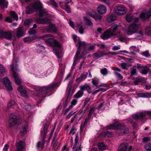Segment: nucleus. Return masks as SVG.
I'll return each instance as SVG.
<instances>
[{
  "instance_id": "45",
  "label": "nucleus",
  "mask_w": 151,
  "mask_h": 151,
  "mask_svg": "<svg viewBox=\"0 0 151 151\" xmlns=\"http://www.w3.org/2000/svg\"><path fill=\"white\" fill-rule=\"evenodd\" d=\"M84 19L86 21V24L91 26L93 24L90 20L87 17H84Z\"/></svg>"
},
{
  "instance_id": "38",
  "label": "nucleus",
  "mask_w": 151,
  "mask_h": 151,
  "mask_svg": "<svg viewBox=\"0 0 151 151\" xmlns=\"http://www.w3.org/2000/svg\"><path fill=\"white\" fill-rule=\"evenodd\" d=\"M99 81V79L96 78H95L92 79V83H93V85L97 86H98Z\"/></svg>"
},
{
  "instance_id": "43",
  "label": "nucleus",
  "mask_w": 151,
  "mask_h": 151,
  "mask_svg": "<svg viewBox=\"0 0 151 151\" xmlns=\"http://www.w3.org/2000/svg\"><path fill=\"white\" fill-rule=\"evenodd\" d=\"M78 140H79V137H78V134H77L76 135V136L75 139V144L74 145V146L73 147V149H74L77 146V145L79 143H78Z\"/></svg>"
},
{
  "instance_id": "32",
  "label": "nucleus",
  "mask_w": 151,
  "mask_h": 151,
  "mask_svg": "<svg viewBox=\"0 0 151 151\" xmlns=\"http://www.w3.org/2000/svg\"><path fill=\"white\" fill-rule=\"evenodd\" d=\"M144 81V78L141 77L139 76L136 78L135 80L134 81V82L135 85H137L139 82H143Z\"/></svg>"
},
{
  "instance_id": "59",
  "label": "nucleus",
  "mask_w": 151,
  "mask_h": 151,
  "mask_svg": "<svg viewBox=\"0 0 151 151\" xmlns=\"http://www.w3.org/2000/svg\"><path fill=\"white\" fill-rule=\"evenodd\" d=\"M73 108V106L72 105H70L69 107L67 108L65 111L63 115L64 116L68 113V112L70 110Z\"/></svg>"
},
{
  "instance_id": "12",
  "label": "nucleus",
  "mask_w": 151,
  "mask_h": 151,
  "mask_svg": "<svg viewBox=\"0 0 151 151\" xmlns=\"http://www.w3.org/2000/svg\"><path fill=\"white\" fill-rule=\"evenodd\" d=\"M44 29L47 32H56L57 31L56 27L51 23H50L49 26L45 27Z\"/></svg>"
},
{
  "instance_id": "23",
  "label": "nucleus",
  "mask_w": 151,
  "mask_h": 151,
  "mask_svg": "<svg viewBox=\"0 0 151 151\" xmlns=\"http://www.w3.org/2000/svg\"><path fill=\"white\" fill-rule=\"evenodd\" d=\"M145 116V114L142 113H139L133 115V117L136 119H140L143 118Z\"/></svg>"
},
{
  "instance_id": "25",
  "label": "nucleus",
  "mask_w": 151,
  "mask_h": 151,
  "mask_svg": "<svg viewBox=\"0 0 151 151\" xmlns=\"http://www.w3.org/2000/svg\"><path fill=\"white\" fill-rule=\"evenodd\" d=\"M73 82V81L71 80L70 81L68 85V87L67 89V93L68 94V96L69 97L70 96V93L71 92V90H72V83Z\"/></svg>"
},
{
  "instance_id": "19",
  "label": "nucleus",
  "mask_w": 151,
  "mask_h": 151,
  "mask_svg": "<svg viewBox=\"0 0 151 151\" xmlns=\"http://www.w3.org/2000/svg\"><path fill=\"white\" fill-rule=\"evenodd\" d=\"M97 10L99 13L100 14H102L105 13L106 12V8L105 6L101 5L98 7Z\"/></svg>"
},
{
  "instance_id": "51",
  "label": "nucleus",
  "mask_w": 151,
  "mask_h": 151,
  "mask_svg": "<svg viewBox=\"0 0 151 151\" xmlns=\"http://www.w3.org/2000/svg\"><path fill=\"white\" fill-rule=\"evenodd\" d=\"M88 119H87V118H86L83 124H82L81 125L80 127V131H81L82 130V129H83L85 125L87 124L88 122Z\"/></svg>"
},
{
  "instance_id": "33",
  "label": "nucleus",
  "mask_w": 151,
  "mask_h": 151,
  "mask_svg": "<svg viewBox=\"0 0 151 151\" xmlns=\"http://www.w3.org/2000/svg\"><path fill=\"white\" fill-rule=\"evenodd\" d=\"M77 25L79 28V32L81 34L83 33V23L82 22H79L78 24Z\"/></svg>"
},
{
  "instance_id": "26",
  "label": "nucleus",
  "mask_w": 151,
  "mask_h": 151,
  "mask_svg": "<svg viewBox=\"0 0 151 151\" xmlns=\"http://www.w3.org/2000/svg\"><path fill=\"white\" fill-rule=\"evenodd\" d=\"M151 16V11L145 13H142L140 14V17L143 18L147 19Z\"/></svg>"
},
{
  "instance_id": "64",
  "label": "nucleus",
  "mask_w": 151,
  "mask_h": 151,
  "mask_svg": "<svg viewBox=\"0 0 151 151\" xmlns=\"http://www.w3.org/2000/svg\"><path fill=\"white\" fill-rule=\"evenodd\" d=\"M118 78L119 80H122L123 78V76L120 73H116L115 75Z\"/></svg>"
},
{
  "instance_id": "30",
  "label": "nucleus",
  "mask_w": 151,
  "mask_h": 151,
  "mask_svg": "<svg viewBox=\"0 0 151 151\" xmlns=\"http://www.w3.org/2000/svg\"><path fill=\"white\" fill-rule=\"evenodd\" d=\"M139 97L147 98L151 97V93H140L137 94Z\"/></svg>"
},
{
  "instance_id": "56",
  "label": "nucleus",
  "mask_w": 151,
  "mask_h": 151,
  "mask_svg": "<svg viewBox=\"0 0 151 151\" xmlns=\"http://www.w3.org/2000/svg\"><path fill=\"white\" fill-rule=\"evenodd\" d=\"M113 134V133L112 132H110L109 131H106L104 132L105 136L108 137H110Z\"/></svg>"
},
{
  "instance_id": "46",
  "label": "nucleus",
  "mask_w": 151,
  "mask_h": 151,
  "mask_svg": "<svg viewBox=\"0 0 151 151\" xmlns=\"http://www.w3.org/2000/svg\"><path fill=\"white\" fill-rule=\"evenodd\" d=\"M6 71L4 66L0 64V76L4 74Z\"/></svg>"
},
{
  "instance_id": "54",
  "label": "nucleus",
  "mask_w": 151,
  "mask_h": 151,
  "mask_svg": "<svg viewBox=\"0 0 151 151\" xmlns=\"http://www.w3.org/2000/svg\"><path fill=\"white\" fill-rule=\"evenodd\" d=\"M143 32L140 30H139L136 34V35L138 37H141L143 35Z\"/></svg>"
},
{
  "instance_id": "49",
  "label": "nucleus",
  "mask_w": 151,
  "mask_h": 151,
  "mask_svg": "<svg viewBox=\"0 0 151 151\" xmlns=\"http://www.w3.org/2000/svg\"><path fill=\"white\" fill-rule=\"evenodd\" d=\"M100 72L104 75H106L108 74L107 70L105 68L101 69Z\"/></svg>"
},
{
  "instance_id": "9",
  "label": "nucleus",
  "mask_w": 151,
  "mask_h": 151,
  "mask_svg": "<svg viewBox=\"0 0 151 151\" xmlns=\"http://www.w3.org/2000/svg\"><path fill=\"white\" fill-rule=\"evenodd\" d=\"M114 10L115 12L118 15L124 14L126 12L125 7L123 6L115 7Z\"/></svg>"
},
{
  "instance_id": "62",
  "label": "nucleus",
  "mask_w": 151,
  "mask_h": 151,
  "mask_svg": "<svg viewBox=\"0 0 151 151\" xmlns=\"http://www.w3.org/2000/svg\"><path fill=\"white\" fill-rule=\"evenodd\" d=\"M113 69L115 71V75L116 73H118L119 72L121 71V70L117 68H114Z\"/></svg>"
},
{
  "instance_id": "57",
  "label": "nucleus",
  "mask_w": 151,
  "mask_h": 151,
  "mask_svg": "<svg viewBox=\"0 0 151 151\" xmlns=\"http://www.w3.org/2000/svg\"><path fill=\"white\" fill-rule=\"evenodd\" d=\"M15 102L13 101H11L8 104L7 107L10 108L14 105L15 104Z\"/></svg>"
},
{
  "instance_id": "21",
  "label": "nucleus",
  "mask_w": 151,
  "mask_h": 151,
  "mask_svg": "<svg viewBox=\"0 0 151 151\" xmlns=\"http://www.w3.org/2000/svg\"><path fill=\"white\" fill-rule=\"evenodd\" d=\"M79 88L80 89L83 90V91L86 89L89 93H91V88L87 83H85L84 85L80 86Z\"/></svg>"
},
{
  "instance_id": "24",
  "label": "nucleus",
  "mask_w": 151,
  "mask_h": 151,
  "mask_svg": "<svg viewBox=\"0 0 151 151\" xmlns=\"http://www.w3.org/2000/svg\"><path fill=\"white\" fill-rule=\"evenodd\" d=\"M48 12L45 9L41 8L38 11V15L40 17H43L48 15Z\"/></svg>"
},
{
  "instance_id": "40",
  "label": "nucleus",
  "mask_w": 151,
  "mask_h": 151,
  "mask_svg": "<svg viewBox=\"0 0 151 151\" xmlns=\"http://www.w3.org/2000/svg\"><path fill=\"white\" fill-rule=\"evenodd\" d=\"M35 39V37H27L24 38V41L25 42H31Z\"/></svg>"
},
{
  "instance_id": "22",
  "label": "nucleus",
  "mask_w": 151,
  "mask_h": 151,
  "mask_svg": "<svg viewBox=\"0 0 151 151\" xmlns=\"http://www.w3.org/2000/svg\"><path fill=\"white\" fill-rule=\"evenodd\" d=\"M128 144L126 143L122 144L118 148V151H128L127 149Z\"/></svg>"
},
{
  "instance_id": "6",
  "label": "nucleus",
  "mask_w": 151,
  "mask_h": 151,
  "mask_svg": "<svg viewBox=\"0 0 151 151\" xmlns=\"http://www.w3.org/2000/svg\"><path fill=\"white\" fill-rule=\"evenodd\" d=\"M9 126L12 127L15 125H19L20 123L19 120L17 118V117L13 114H11L8 120Z\"/></svg>"
},
{
  "instance_id": "37",
  "label": "nucleus",
  "mask_w": 151,
  "mask_h": 151,
  "mask_svg": "<svg viewBox=\"0 0 151 151\" xmlns=\"http://www.w3.org/2000/svg\"><path fill=\"white\" fill-rule=\"evenodd\" d=\"M0 5L2 9L6 8H7V4L5 2V0H0Z\"/></svg>"
},
{
  "instance_id": "35",
  "label": "nucleus",
  "mask_w": 151,
  "mask_h": 151,
  "mask_svg": "<svg viewBox=\"0 0 151 151\" xmlns=\"http://www.w3.org/2000/svg\"><path fill=\"white\" fill-rule=\"evenodd\" d=\"M133 18V16L131 14H127L126 16V19L128 22L132 21Z\"/></svg>"
},
{
  "instance_id": "39",
  "label": "nucleus",
  "mask_w": 151,
  "mask_h": 151,
  "mask_svg": "<svg viewBox=\"0 0 151 151\" xmlns=\"http://www.w3.org/2000/svg\"><path fill=\"white\" fill-rule=\"evenodd\" d=\"M47 3L49 4L52 5L54 7H58V4L54 0H49V1H47Z\"/></svg>"
},
{
  "instance_id": "20",
  "label": "nucleus",
  "mask_w": 151,
  "mask_h": 151,
  "mask_svg": "<svg viewBox=\"0 0 151 151\" xmlns=\"http://www.w3.org/2000/svg\"><path fill=\"white\" fill-rule=\"evenodd\" d=\"M88 75V73H86L82 74L80 76L77 78L76 80V82L78 83H79L83 81L86 78Z\"/></svg>"
},
{
  "instance_id": "2",
  "label": "nucleus",
  "mask_w": 151,
  "mask_h": 151,
  "mask_svg": "<svg viewBox=\"0 0 151 151\" xmlns=\"http://www.w3.org/2000/svg\"><path fill=\"white\" fill-rule=\"evenodd\" d=\"M58 83H55L50 86L47 87L45 86L42 87L40 91L39 92V93H36L35 94V98H37V100H40L42 97H45L47 92L49 91H52L56 87H57Z\"/></svg>"
},
{
  "instance_id": "41",
  "label": "nucleus",
  "mask_w": 151,
  "mask_h": 151,
  "mask_svg": "<svg viewBox=\"0 0 151 151\" xmlns=\"http://www.w3.org/2000/svg\"><path fill=\"white\" fill-rule=\"evenodd\" d=\"M99 149L102 151L106 149V147L103 142H101L98 145Z\"/></svg>"
},
{
  "instance_id": "47",
  "label": "nucleus",
  "mask_w": 151,
  "mask_h": 151,
  "mask_svg": "<svg viewBox=\"0 0 151 151\" xmlns=\"http://www.w3.org/2000/svg\"><path fill=\"white\" fill-rule=\"evenodd\" d=\"M74 91V90L73 89V90L71 92V93H70V96L68 97V94L67 93V98L65 99V102L64 105L65 107L68 104V102L69 101V98H70L71 97L72 94L73 93V92Z\"/></svg>"
},
{
  "instance_id": "61",
  "label": "nucleus",
  "mask_w": 151,
  "mask_h": 151,
  "mask_svg": "<svg viewBox=\"0 0 151 151\" xmlns=\"http://www.w3.org/2000/svg\"><path fill=\"white\" fill-rule=\"evenodd\" d=\"M95 48V47L94 45H92L90 46L88 48V49H87V51L89 52L90 51L93 50Z\"/></svg>"
},
{
  "instance_id": "18",
  "label": "nucleus",
  "mask_w": 151,
  "mask_h": 151,
  "mask_svg": "<svg viewBox=\"0 0 151 151\" xmlns=\"http://www.w3.org/2000/svg\"><path fill=\"white\" fill-rule=\"evenodd\" d=\"M24 143L21 141H19L16 144L17 147L16 151H22V149L24 147Z\"/></svg>"
},
{
  "instance_id": "36",
  "label": "nucleus",
  "mask_w": 151,
  "mask_h": 151,
  "mask_svg": "<svg viewBox=\"0 0 151 151\" xmlns=\"http://www.w3.org/2000/svg\"><path fill=\"white\" fill-rule=\"evenodd\" d=\"M28 126L27 123H25V125L24 126L22 127V128L21 130V132L23 134H25L27 133Z\"/></svg>"
},
{
  "instance_id": "13",
  "label": "nucleus",
  "mask_w": 151,
  "mask_h": 151,
  "mask_svg": "<svg viewBox=\"0 0 151 151\" xmlns=\"http://www.w3.org/2000/svg\"><path fill=\"white\" fill-rule=\"evenodd\" d=\"M79 44V47L77 49V51L76 52V56H77L79 55L81 52V47H83L85 48L86 46V44L85 42L79 41L78 42Z\"/></svg>"
},
{
  "instance_id": "63",
  "label": "nucleus",
  "mask_w": 151,
  "mask_h": 151,
  "mask_svg": "<svg viewBox=\"0 0 151 151\" xmlns=\"http://www.w3.org/2000/svg\"><path fill=\"white\" fill-rule=\"evenodd\" d=\"M121 65L123 69H126V67L127 66V63H123L121 64Z\"/></svg>"
},
{
  "instance_id": "8",
  "label": "nucleus",
  "mask_w": 151,
  "mask_h": 151,
  "mask_svg": "<svg viewBox=\"0 0 151 151\" xmlns=\"http://www.w3.org/2000/svg\"><path fill=\"white\" fill-rule=\"evenodd\" d=\"M0 37L11 40L12 38V32L11 31L4 32L0 28Z\"/></svg>"
},
{
  "instance_id": "58",
  "label": "nucleus",
  "mask_w": 151,
  "mask_h": 151,
  "mask_svg": "<svg viewBox=\"0 0 151 151\" xmlns=\"http://www.w3.org/2000/svg\"><path fill=\"white\" fill-rule=\"evenodd\" d=\"M76 130V129L74 127H72L70 132L69 134H72L73 135L74 134L75 132V130Z\"/></svg>"
},
{
  "instance_id": "10",
  "label": "nucleus",
  "mask_w": 151,
  "mask_h": 151,
  "mask_svg": "<svg viewBox=\"0 0 151 151\" xmlns=\"http://www.w3.org/2000/svg\"><path fill=\"white\" fill-rule=\"evenodd\" d=\"M88 14L89 16L93 17L96 20H100L102 18L101 16L93 10L88 12Z\"/></svg>"
},
{
  "instance_id": "27",
  "label": "nucleus",
  "mask_w": 151,
  "mask_h": 151,
  "mask_svg": "<svg viewBox=\"0 0 151 151\" xmlns=\"http://www.w3.org/2000/svg\"><path fill=\"white\" fill-rule=\"evenodd\" d=\"M85 113V110H83V109H81L77 112V113L76 115V116L77 118L79 119V120L83 117V115Z\"/></svg>"
},
{
  "instance_id": "53",
  "label": "nucleus",
  "mask_w": 151,
  "mask_h": 151,
  "mask_svg": "<svg viewBox=\"0 0 151 151\" xmlns=\"http://www.w3.org/2000/svg\"><path fill=\"white\" fill-rule=\"evenodd\" d=\"M64 9L68 13L70 12V6L67 4H65Z\"/></svg>"
},
{
  "instance_id": "1",
  "label": "nucleus",
  "mask_w": 151,
  "mask_h": 151,
  "mask_svg": "<svg viewBox=\"0 0 151 151\" xmlns=\"http://www.w3.org/2000/svg\"><path fill=\"white\" fill-rule=\"evenodd\" d=\"M50 35H45L42 36V37L43 39L45 40L47 43L51 44L52 42L53 45L54 47V50L55 51V54L57 56L58 58H60L59 55L61 52V46L57 41L53 40L52 38L50 37Z\"/></svg>"
},
{
  "instance_id": "28",
  "label": "nucleus",
  "mask_w": 151,
  "mask_h": 151,
  "mask_svg": "<svg viewBox=\"0 0 151 151\" xmlns=\"http://www.w3.org/2000/svg\"><path fill=\"white\" fill-rule=\"evenodd\" d=\"M83 91L81 89L74 95V97L76 99H78L81 97L83 94Z\"/></svg>"
},
{
  "instance_id": "15",
  "label": "nucleus",
  "mask_w": 151,
  "mask_h": 151,
  "mask_svg": "<svg viewBox=\"0 0 151 151\" xmlns=\"http://www.w3.org/2000/svg\"><path fill=\"white\" fill-rule=\"evenodd\" d=\"M3 83L9 91L12 90V87L11 85V82L7 77H5L4 79Z\"/></svg>"
},
{
  "instance_id": "44",
  "label": "nucleus",
  "mask_w": 151,
  "mask_h": 151,
  "mask_svg": "<svg viewBox=\"0 0 151 151\" xmlns=\"http://www.w3.org/2000/svg\"><path fill=\"white\" fill-rule=\"evenodd\" d=\"M10 14L11 17H13V19H15L16 20L18 19V16L14 11H11L10 12Z\"/></svg>"
},
{
  "instance_id": "29",
  "label": "nucleus",
  "mask_w": 151,
  "mask_h": 151,
  "mask_svg": "<svg viewBox=\"0 0 151 151\" xmlns=\"http://www.w3.org/2000/svg\"><path fill=\"white\" fill-rule=\"evenodd\" d=\"M26 11V13L28 14H30L33 12L34 9L31 4L27 7Z\"/></svg>"
},
{
  "instance_id": "52",
  "label": "nucleus",
  "mask_w": 151,
  "mask_h": 151,
  "mask_svg": "<svg viewBox=\"0 0 151 151\" xmlns=\"http://www.w3.org/2000/svg\"><path fill=\"white\" fill-rule=\"evenodd\" d=\"M87 53H89V52L87 51V49H84L83 51L82 52L81 55L80 56V57L82 58H83V56L86 54Z\"/></svg>"
},
{
  "instance_id": "60",
  "label": "nucleus",
  "mask_w": 151,
  "mask_h": 151,
  "mask_svg": "<svg viewBox=\"0 0 151 151\" xmlns=\"http://www.w3.org/2000/svg\"><path fill=\"white\" fill-rule=\"evenodd\" d=\"M47 124H45L44 126V128H43V130L44 131V134H45L46 133V132L47 130Z\"/></svg>"
},
{
  "instance_id": "50",
  "label": "nucleus",
  "mask_w": 151,
  "mask_h": 151,
  "mask_svg": "<svg viewBox=\"0 0 151 151\" xmlns=\"http://www.w3.org/2000/svg\"><path fill=\"white\" fill-rule=\"evenodd\" d=\"M145 148L147 151H151V144H147L146 145Z\"/></svg>"
},
{
  "instance_id": "4",
  "label": "nucleus",
  "mask_w": 151,
  "mask_h": 151,
  "mask_svg": "<svg viewBox=\"0 0 151 151\" xmlns=\"http://www.w3.org/2000/svg\"><path fill=\"white\" fill-rule=\"evenodd\" d=\"M118 27L117 24H112L111 27L101 36L102 38L104 40L107 39L111 36H115L116 35L115 32Z\"/></svg>"
},
{
  "instance_id": "11",
  "label": "nucleus",
  "mask_w": 151,
  "mask_h": 151,
  "mask_svg": "<svg viewBox=\"0 0 151 151\" xmlns=\"http://www.w3.org/2000/svg\"><path fill=\"white\" fill-rule=\"evenodd\" d=\"M31 4L34 9L37 12L38 11L42 8V4L40 1H37Z\"/></svg>"
},
{
  "instance_id": "14",
  "label": "nucleus",
  "mask_w": 151,
  "mask_h": 151,
  "mask_svg": "<svg viewBox=\"0 0 151 151\" xmlns=\"http://www.w3.org/2000/svg\"><path fill=\"white\" fill-rule=\"evenodd\" d=\"M17 90L20 92L22 96L24 97L28 96V94L24 87L22 85H20L19 87L17 88Z\"/></svg>"
},
{
  "instance_id": "3",
  "label": "nucleus",
  "mask_w": 151,
  "mask_h": 151,
  "mask_svg": "<svg viewBox=\"0 0 151 151\" xmlns=\"http://www.w3.org/2000/svg\"><path fill=\"white\" fill-rule=\"evenodd\" d=\"M107 129H118L121 130L120 134L122 135L127 133L128 132V128L124 125L121 124H119L118 121H116L107 127Z\"/></svg>"
},
{
  "instance_id": "55",
  "label": "nucleus",
  "mask_w": 151,
  "mask_h": 151,
  "mask_svg": "<svg viewBox=\"0 0 151 151\" xmlns=\"http://www.w3.org/2000/svg\"><path fill=\"white\" fill-rule=\"evenodd\" d=\"M142 55L147 58L149 57L150 56V55L149 54L148 51H145L142 52Z\"/></svg>"
},
{
  "instance_id": "17",
  "label": "nucleus",
  "mask_w": 151,
  "mask_h": 151,
  "mask_svg": "<svg viewBox=\"0 0 151 151\" xmlns=\"http://www.w3.org/2000/svg\"><path fill=\"white\" fill-rule=\"evenodd\" d=\"M107 54L104 51L98 52L94 53L93 54V58L95 59H98L100 58L103 57L105 55H107Z\"/></svg>"
},
{
  "instance_id": "7",
  "label": "nucleus",
  "mask_w": 151,
  "mask_h": 151,
  "mask_svg": "<svg viewBox=\"0 0 151 151\" xmlns=\"http://www.w3.org/2000/svg\"><path fill=\"white\" fill-rule=\"evenodd\" d=\"M138 25L133 22L129 27L127 31V33L129 35H131L136 32L138 29Z\"/></svg>"
},
{
  "instance_id": "34",
  "label": "nucleus",
  "mask_w": 151,
  "mask_h": 151,
  "mask_svg": "<svg viewBox=\"0 0 151 151\" xmlns=\"http://www.w3.org/2000/svg\"><path fill=\"white\" fill-rule=\"evenodd\" d=\"M116 19V16L114 15L111 14L107 18V20L109 22H111L114 21Z\"/></svg>"
},
{
  "instance_id": "5",
  "label": "nucleus",
  "mask_w": 151,
  "mask_h": 151,
  "mask_svg": "<svg viewBox=\"0 0 151 151\" xmlns=\"http://www.w3.org/2000/svg\"><path fill=\"white\" fill-rule=\"evenodd\" d=\"M10 66L15 82L17 84H20L21 83V81L20 78L19 77L18 74L16 72V71L17 70L16 67H14L13 65H11Z\"/></svg>"
},
{
  "instance_id": "31",
  "label": "nucleus",
  "mask_w": 151,
  "mask_h": 151,
  "mask_svg": "<svg viewBox=\"0 0 151 151\" xmlns=\"http://www.w3.org/2000/svg\"><path fill=\"white\" fill-rule=\"evenodd\" d=\"M23 34V29L22 27L18 28V29L17 33V37H20L22 36Z\"/></svg>"
},
{
  "instance_id": "48",
  "label": "nucleus",
  "mask_w": 151,
  "mask_h": 151,
  "mask_svg": "<svg viewBox=\"0 0 151 151\" xmlns=\"http://www.w3.org/2000/svg\"><path fill=\"white\" fill-rule=\"evenodd\" d=\"M131 74L130 76V78L133 76L137 75V73L136 68H132L131 70Z\"/></svg>"
},
{
  "instance_id": "42",
  "label": "nucleus",
  "mask_w": 151,
  "mask_h": 151,
  "mask_svg": "<svg viewBox=\"0 0 151 151\" xmlns=\"http://www.w3.org/2000/svg\"><path fill=\"white\" fill-rule=\"evenodd\" d=\"M150 70V68L147 67L144 68L141 70V73L143 75H146L147 74Z\"/></svg>"
},
{
  "instance_id": "16",
  "label": "nucleus",
  "mask_w": 151,
  "mask_h": 151,
  "mask_svg": "<svg viewBox=\"0 0 151 151\" xmlns=\"http://www.w3.org/2000/svg\"><path fill=\"white\" fill-rule=\"evenodd\" d=\"M49 19L46 18H37L35 19L36 22L39 24H45L49 22Z\"/></svg>"
}]
</instances>
